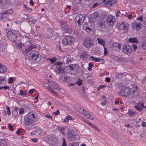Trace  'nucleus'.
<instances>
[{
  "mask_svg": "<svg viewBox=\"0 0 146 146\" xmlns=\"http://www.w3.org/2000/svg\"><path fill=\"white\" fill-rule=\"evenodd\" d=\"M62 64V62H56L54 64L55 65H57L55 69L56 71L60 74L63 73L64 71Z\"/></svg>",
  "mask_w": 146,
  "mask_h": 146,
  "instance_id": "8",
  "label": "nucleus"
},
{
  "mask_svg": "<svg viewBox=\"0 0 146 146\" xmlns=\"http://www.w3.org/2000/svg\"><path fill=\"white\" fill-rule=\"evenodd\" d=\"M47 88L48 90L50 91H51V90H52V88L50 86H48L47 87Z\"/></svg>",
  "mask_w": 146,
  "mask_h": 146,
  "instance_id": "64",
  "label": "nucleus"
},
{
  "mask_svg": "<svg viewBox=\"0 0 146 146\" xmlns=\"http://www.w3.org/2000/svg\"><path fill=\"white\" fill-rule=\"evenodd\" d=\"M6 108L7 110V114L9 115H11V113L10 112V109L9 107L8 106H6Z\"/></svg>",
  "mask_w": 146,
  "mask_h": 146,
  "instance_id": "34",
  "label": "nucleus"
},
{
  "mask_svg": "<svg viewBox=\"0 0 146 146\" xmlns=\"http://www.w3.org/2000/svg\"><path fill=\"white\" fill-rule=\"evenodd\" d=\"M128 113L130 116H132L135 115V112L133 111L130 110L128 112Z\"/></svg>",
  "mask_w": 146,
  "mask_h": 146,
  "instance_id": "36",
  "label": "nucleus"
},
{
  "mask_svg": "<svg viewBox=\"0 0 146 146\" xmlns=\"http://www.w3.org/2000/svg\"><path fill=\"white\" fill-rule=\"evenodd\" d=\"M57 58H49V60H50L52 64L54 63L57 60Z\"/></svg>",
  "mask_w": 146,
  "mask_h": 146,
  "instance_id": "35",
  "label": "nucleus"
},
{
  "mask_svg": "<svg viewBox=\"0 0 146 146\" xmlns=\"http://www.w3.org/2000/svg\"><path fill=\"white\" fill-rule=\"evenodd\" d=\"M77 135L75 132L73 130H69L67 132L66 137L70 141H74L76 138Z\"/></svg>",
  "mask_w": 146,
  "mask_h": 146,
  "instance_id": "5",
  "label": "nucleus"
},
{
  "mask_svg": "<svg viewBox=\"0 0 146 146\" xmlns=\"http://www.w3.org/2000/svg\"><path fill=\"white\" fill-rule=\"evenodd\" d=\"M30 57L34 60H36L39 57V53L36 51L33 50L30 54Z\"/></svg>",
  "mask_w": 146,
  "mask_h": 146,
  "instance_id": "15",
  "label": "nucleus"
},
{
  "mask_svg": "<svg viewBox=\"0 0 146 146\" xmlns=\"http://www.w3.org/2000/svg\"><path fill=\"white\" fill-rule=\"evenodd\" d=\"M137 19L138 20L140 21H143V18L142 16H140L137 18Z\"/></svg>",
  "mask_w": 146,
  "mask_h": 146,
  "instance_id": "50",
  "label": "nucleus"
},
{
  "mask_svg": "<svg viewBox=\"0 0 146 146\" xmlns=\"http://www.w3.org/2000/svg\"><path fill=\"white\" fill-rule=\"evenodd\" d=\"M94 129L96 130L98 132H100V129L98 128L96 126Z\"/></svg>",
  "mask_w": 146,
  "mask_h": 146,
  "instance_id": "62",
  "label": "nucleus"
},
{
  "mask_svg": "<svg viewBox=\"0 0 146 146\" xmlns=\"http://www.w3.org/2000/svg\"><path fill=\"white\" fill-rule=\"evenodd\" d=\"M105 86L104 85H101L98 88V90H99L100 89L104 88Z\"/></svg>",
  "mask_w": 146,
  "mask_h": 146,
  "instance_id": "54",
  "label": "nucleus"
},
{
  "mask_svg": "<svg viewBox=\"0 0 146 146\" xmlns=\"http://www.w3.org/2000/svg\"><path fill=\"white\" fill-rule=\"evenodd\" d=\"M141 125L143 127H145L146 125V123L145 122H142Z\"/></svg>",
  "mask_w": 146,
  "mask_h": 146,
  "instance_id": "61",
  "label": "nucleus"
},
{
  "mask_svg": "<svg viewBox=\"0 0 146 146\" xmlns=\"http://www.w3.org/2000/svg\"><path fill=\"white\" fill-rule=\"evenodd\" d=\"M125 16H126L128 17L129 19H132L133 16L132 14H129L127 16V15H124Z\"/></svg>",
  "mask_w": 146,
  "mask_h": 146,
  "instance_id": "52",
  "label": "nucleus"
},
{
  "mask_svg": "<svg viewBox=\"0 0 146 146\" xmlns=\"http://www.w3.org/2000/svg\"><path fill=\"white\" fill-rule=\"evenodd\" d=\"M123 51L126 54L130 53L132 51V46L128 45H125L123 46Z\"/></svg>",
  "mask_w": 146,
  "mask_h": 146,
  "instance_id": "14",
  "label": "nucleus"
},
{
  "mask_svg": "<svg viewBox=\"0 0 146 146\" xmlns=\"http://www.w3.org/2000/svg\"><path fill=\"white\" fill-rule=\"evenodd\" d=\"M54 31L52 29H48L46 31V36L47 37L50 39L54 37Z\"/></svg>",
  "mask_w": 146,
  "mask_h": 146,
  "instance_id": "18",
  "label": "nucleus"
},
{
  "mask_svg": "<svg viewBox=\"0 0 146 146\" xmlns=\"http://www.w3.org/2000/svg\"><path fill=\"white\" fill-rule=\"evenodd\" d=\"M80 56V59L85 60H88L89 57L90 58V57L89 54L85 52L81 53Z\"/></svg>",
  "mask_w": 146,
  "mask_h": 146,
  "instance_id": "20",
  "label": "nucleus"
},
{
  "mask_svg": "<svg viewBox=\"0 0 146 146\" xmlns=\"http://www.w3.org/2000/svg\"><path fill=\"white\" fill-rule=\"evenodd\" d=\"M29 3H30V4L32 6L33 5H34V2H33V1L32 0H30V1Z\"/></svg>",
  "mask_w": 146,
  "mask_h": 146,
  "instance_id": "63",
  "label": "nucleus"
},
{
  "mask_svg": "<svg viewBox=\"0 0 146 146\" xmlns=\"http://www.w3.org/2000/svg\"><path fill=\"white\" fill-rule=\"evenodd\" d=\"M64 121L65 123H66L68 122L69 120L68 118H67L66 117V118L64 119Z\"/></svg>",
  "mask_w": 146,
  "mask_h": 146,
  "instance_id": "57",
  "label": "nucleus"
},
{
  "mask_svg": "<svg viewBox=\"0 0 146 146\" xmlns=\"http://www.w3.org/2000/svg\"><path fill=\"white\" fill-rule=\"evenodd\" d=\"M8 38L11 41L14 42L17 39L16 35L11 31H9L7 33Z\"/></svg>",
  "mask_w": 146,
  "mask_h": 146,
  "instance_id": "11",
  "label": "nucleus"
},
{
  "mask_svg": "<svg viewBox=\"0 0 146 146\" xmlns=\"http://www.w3.org/2000/svg\"><path fill=\"white\" fill-rule=\"evenodd\" d=\"M20 94L22 96H25L26 95V93H25L24 91L22 90L20 91Z\"/></svg>",
  "mask_w": 146,
  "mask_h": 146,
  "instance_id": "43",
  "label": "nucleus"
},
{
  "mask_svg": "<svg viewBox=\"0 0 146 146\" xmlns=\"http://www.w3.org/2000/svg\"><path fill=\"white\" fill-rule=\"evenodd\" d=\"M77 111H78L80 113H82L83 114L84 112H85V111H86L81 107V108H79L78 110Z\"/></svg>",
  "mask_w": 146,
  "mask_h": 146,
  "instance_id": "32",
  "label": "nucleus"
},
{
  "mask_svg": "<svg viewBox=\"0 0 146 146\" xmlns=\"http://www.w3.org/2000/svg\"><path fill=\"white\" fill-rule=\"evenodd\" d=\"M99 16V15L97 12H94L92 14L90 20L92 22H94L98 19Z\"/></svg>",
  "mask_w": 146,
  "mask_h": 146,
  "instance_id": "16",
  "label": "nucleus"
},
{
  "mask_svg": "<svg viewBox=\"0 0 146 146\" xmlns=\"http://www.w3.org/2000/svg\"><path fill=\"white\" fill-rule=\"evenodd\" d=\"M8 127L9 129L10 130H12L13 129V127L11 123H9L8 124Z\"/></svg>",
  "mask_w": 146,
  "mask_h": 146,
  "instance_id": "41",
  "label": "nucleus"
},
{
  "mask_svg": "<svg viewBox=\"0 0 146 146\" xmlns=\"http://www.w3.org/2000/svg\"><path fill=\"white\" fill-rule=\"evenodd\" d=\"M98 5H99V4H98L97 3H96L93 5L92 6V8H95L96 7L98 6Z\"/></svg>",
  "mask_w": 146,
  "mask_h": 146,
  "instance_id": "53",
  "label": "nucleus"
},
{
  "mask_svg": "<svg viewBox=\"0 0 146 146\" xmlns=\"http://www.w3.org/2000/svg\"><path fill=\"white\" fill-rule=\"evenodd\" d=\"M62 140L63 141V142L62 146H67V145L66 142V141L64 138L62 139Z\"/></svg>",
  "mask_w": 146,
  "mask_h": 146,
  "instance_id": "42",
  "label": "nucleus"
},
{
  "mask_svg": "<svg viewBox=\"0 0 146 146\" xmlns=\"http://www.w3.org/2000/svg\"><path fill=\"white\" fill-rule=\"evenodd\" d=\"M6 71V68L4 65H2L0 66V73L4 72Z\"/></svg>",
  "mask_w": 146,
  "mask_h": 146,
  "instance_id": "27",
  "label": "nucleus"
},
{
  "mask_svg": "<svg viewBox=\"0 0 146 146\" xmlns=\"http://www.w3.org/2000/svg\"><path fill=\"white\" fill-rule=\"evenodd\" d=\"M128 40L130 42L136 44L139 42L138 39L136 37L129 38L128 39Z\"/></svg>",
  "mask_w": 146,
  "mask_h": 146,
  "instance_id": "22",
  "label": "nucleus"
},
{
  "mask_svg": "<svg viewBox=\"0 0 146 146\" xmlns=\"http://www.w3.org/2000/svg\"><path fill=\"white\" fill-rule=\"evenodd\" d=\"M82 80H81L78 79V80L76 83L78 85L81 86L82 84Z\"/></svg>",
  "mask_w": 146,
  "mask_h": 146,
  "instance_id": "37",
  "label": "nucleus"
},
{
  "mask_svg": "<svg viewBox=\"0 0 146 146\" xmlns=\"http://www.w3.org/2000/svg\"><path fill=\"white\" fill-rule=\"evenodd\" d=\"M135 108L138 111H141L143 109L141 107L140 104H138L136 106H135Z\"/></svg>",
  "mask_w": 146,
  "mask_h": 146,
  "instance_id": "30",
  "label": "nucleus"
},
{
  "mask_svg": "<svg viewBox=\"0 0 146 146\" xmlns=\"http://www.w3.org/2000/svg\"><path fill=\"white\" fill-rule=\"evenodd\" d=\"M98 25L100 28H102L105 25L104 21H100L98 23Z\"/></svg>",
  "mask_w": 146,
  "mask_h": 146,
  "instance_id": "31",
  "label": "nucleus"
},
{
  "mask_svg": "<svg viewBox=\"0 0 146 146\" xmlns=\"http://www.w3.org/2000/svg\"><path fill=\"white\" fill-rule=\"evenodd\" d=\"M19 111L20 114H23L24 113V110L22 108H19Z\"/></svg>",
  "mask_w": 146,
  "mask_h": 146,
  "instance_id": "38",
  "label": "nucleus"
},
{
  "mask_svg": "<svg viewBox=\"0 0 146 146\" xmlns=\"http://www.w3.org/2000/svg\"><path fill=\"white\" fill-rule=\"evenodd\" d=\"M66 117L67 118H68L69 120H71L72 119V116H71L68 115L66 116Z\"/></svg>",
  "mask_w": 146,
  "mask_h": 146,
  "instance_id": "59",
  "label": "nucleus"
},
{
  "mask_svg": "<svg viewBox=\"0 0 146 146\" xmlns=\"http://www.w3.org/2000/svg\"><path fill=\"white\" fill-rule=\"evenodd\" d=\"M60 24L62 29L64 30L66 33L69 34L72 33V27L68 25L66 22L62 21Z\"/></svg>",
  "mask_w": 146,
  "mask_h": 146,
  "instance_id": "4",
  "label": "nucleus"
},
{
  "mask_svg": "<svg viewBox=\"0 0 146 146\" xmlns=\"http://www.w3.org/2000/svg\"><path fill=\"white\" fill-rule=\"evenodd\" d=\"M13 80V78L10 77L9 78V83L11 84L12 83V80Z\"/></svg>",
  "mask_w": 146,
  "mask_h": 146,
  "instance_id": "45",
  "label": "nucleus"
},
{
  "mask_svg": "<svg viewBox=\"0 0 146 146\" xmlns=\"http://www.w3.org/2000/svg\"><path fill=\"white\" fill-rule=\"evenodd\" d=\"M25 44H26V45L29 44V48L27 49L26 48L25 50V51L26 54H27L28 52H30L31 50H32V49L35 48L36 47V46L35 45L30 44V42H25Z\"/></svg>",
  "mask_w": 146,
  "mask_h": 146,
  "instance_id": "17",
  "label": "nucleus"
},
{
  "mask_svg": "<svg viewBox=\"0 0 146 146\" xmlns=\"http://www.w3.org/2000/svg\"><path fill=\"white\" fill-rule=\"evenodd\" d=\"M13 12V10L11 9H10L3 12L2 14L6 15L11 14Z\"/></svg>",
  "mask_w": 146,
  "mask_h": 146,
  "instance_id": "24",
  "label": "nucleus"
},
{
  "mask_svg": "<svg viewBox=\"0 0 146 146\" xmlns=\"http://www.w3.org/2000/svg\"><path fill=\"white\" fill-rule=\"evenodd\" d=\"M84 115L88 118L90 119H94L93 117L91 116V115L86 111H85V112H84Z\"/></svg>",
  "mask_w": 146,
  "mask_h": 146,
  "instance_id": "23",
  "label": "nucleus"
},
{
  "mask_svg": "<svg viewBox=\"0 0 146 146\" xmlns=\"http://www.w3.org/2000/svg\"><path fill=\"white\" fill-rule=\"evenodd\" d=\"M108 53V51L107 49L106 48H104V54L105 55H106Z\"/></svg>",
  "mask_w": 146,
  "mask_h": 146,
  "instance_id": "60",
  "label": "nucleus"
},
{
  "mask_svg": "<svg viewBox=\"0 0 146 146\" xmlns=\"http://www.w3.org/2000/svg\"><path fill=\"white\" fill-rule=\"evenodd\" d=\"M94 44L93 39L89 37L85 38L83 41L84 46L87 48L90 47Z\"/></svg>",
  "mask_w": 146,
  "mask_h": 146,
  "instance_id": "6",
  "label": "nucleus"
},
{
  "mask_svg": "<svg viewBox=\"0 0 146 146\" xmlns=\"http://www.w3.org/2000/svg\"><path fill=\"white\" fill-rule=\"evenodd\" d=\"M89 67H88V69L89 70H91L92 69L93 65L92 63H90L88 64Z\"/></svg>",
  "mask_w": 146,
  "mask_h": 146,
  "instance_id": "40",
  "label": "nucleus"
},
{
  "mask_svg": "<svg viewBox=\"0 0 146 146\" xmlns=\"http://www.w3.org/2000/svg\"><path fill=\"white\" fill-rule=\"evenodd\" d=\"M66 58L67 60L66 61V63L67 64H68L72 61L73 60L71 58L70 56H68L66 57Z\"/></svg>",
  "mask_w": 146,
  "mask_h": 146,
  "instance_id": "28",
  "label": "nucleus"
},
{
  "mask_svg": "<svg viewBox=\"0 0 146 146\" xmlns=\"http://www.w3.org/2000/svg\"><path fill=\"white\" fill-rule=\"evenodd\" d=\"M118 94L120 96H128L131 94L130 89L128 87L125 88L124 89L123 88L122 90Z\"/></svg>",
  "mask_w": 146,
  "mask_h": 146,
  "instance_id": "7",
  "label": "nucleus"
},
{
  "mask_svg": "<svg viewBox=\"0 0 146 146\" xmlns=\"http://www.w3.org/2000/svg\"><path fill=\"white\" fill-rule=\"evenodd\" d=\"M75 107L77 111H78L79 109V108H81V107L79 106L78 105H76L75 106Z\"/></svg>",
  "mask_w": 146,
  "mask_h": 146,
  "instance_id": "58",
  "label": "nucleus"
},
{
  "mask_svg": "<svg viewBox=\"0 0 146 146\" xmlns=\"http://www.w3.org/2000/svg\"><path fill=\"white\" fill-rule=\"evenodd\" d=\"M140 104L141 107V108H146V106H144L143 103L141 104Z\"/></svg>",
  "mask_w": 146,
  "mask_h": 146,
  "instance_id": "56",
  "label": "nucleus"
},
{
  "mask_svg": "<svg viewBox=\"0 0 146 146\" xmlns=\"http://www.w3.org/2000/svg\"><path fill=\"white\" fill-rule=\"evenodd\" d=\"M116 0H104L106 5L109 7H112L115 3Z\"/></svg>",
  "mask_w": 146,
  "mask_h": 146,
  "instance_id": "21",
  "label": "nucleus"
},
{
  "mask_svg": "<svg viewBox=\"0 0 146 146\" xmlns=\"http://www.w3.org/2000/svg\"><path fill=\"white\" fill-rule=\"evenodd\" d=\"M52 86L58 90H59L60 89V87H59L58 85L55 82H52Z\"/></svg>",
  "mask_w": 146,
  "mask_h": 146,
  "instance_id": "25",
  "label": "nucleus"
},
{
  "mask_svg": "<svg viewBox=\"0 0 146 146\" xmlns=\"http://www.w3.org/2000/svg\"><path fill=\"white\" fill-rule=\"evenodd\" d=\"M85 17L82 14L78 15L75 19V22L77 27H80L84 22Z\"/></svg>",
  "mask_w": 146,
  "mask_h": 146,
  "instance_id": "3",
  "label": "nucleus"
},
{
  "mask_svg": "<svg viewBox=\"0 0 146 146\" xmlns=\"http://www.w3.org/2000/svg\"><path fill=\"white\" fill-rule=\"evenodd\" d=\"M12 115L14 117H15L18 115V112L17 111H13L12 113Z\"/></svg>",
  "mask_w": 146,
  "mask_h": 146,
  "instance_id": "39",
  "label": "nucleus"
},
{
  "mask_svg": "<svg viewBox=\"0 0 146 146\" xmlns=\"http://www.w3.org/2000/svg\"><path fill=\"white\" fill-rule=\"evenodd\" d=\"M115 21L114 17L111 15H110L107 17L106 22L108 25H112Z\"/></svg>",
  "mask_w": 146,
  "mask_h": 146,
  "instance_id": "13",
  "label": "nucleus"
},
{
  "mask_svg": "<svg viewBox=\"0 0 146 146\" xmlns=\"http://www.w3.org/2000/svg\"><path fill=\"white\" fill-rule=\"evenodd\" d=\"M79 68V66L77 64H70L67 66L65 69L66 72L69 74H75L77 72Z\"/></svg>",
  "mask_w": 146,
  "mask_h": 146,
  "instance_id": "2",
  "label": "nucleus"
},
{
  "mask_svg": "<svg viewBox=\"0 0 146 146\" xmlns=\"http://www.w3.org/2000/svg\"><path fill=\"white\" fill-rule=\"evenodd\" d=\"M121 14L122 15H123V13L121 14V13H120V11H117V13L116 14V15L117 16V17H119V16H120V14Z\"/></svg>",
  "mask_w": 146,
  "mask_h": 146,
  "instance_id": "46",
  "label": "nucleus"
},
{
  "mask_svg": "<svg viewBox=\"0 0 146 146\" xmlns=\"http://www.w3.org/2000/svg\"><path fill=\"white\" fill-rule=\"evenodd\" d=\"M97 40H98L99 43H100L103 46L104 45L105 42L104 40L102 39L98 38L97 39Z\"/></svg>",
  "mask_w": 146,
  "mask_h": 146,
  "instance_id": "29",
  "label": "nucleus"
},
{
  "mask_svg": "<svg viewBox=\"0 0 146 146\" xmlns=\"http://www.w3.org/2000/svg\"><path fill=\"white\" fill-rule=\"evenodd\" d=\"M5 140L3 139H0V146H5Z\"/></svg>",
  "mask_w": 146,
  "mask_h": 146,
  "instance_id": "33",
  "label": "nucleus"
},
{
  "mask_svg": "<svg viewBox=\"0 0 146 146\" xmlns=\"http://www.w3.org/2000/svg\"><path fill=\"white\" fill-rule=\"evenodd\" d=\"M132 48L133 47L134 49V50H135L137 48V46L136 45L133 44L132 45Z\"/></svg>",
  "mask_w": 146,
  "mask_h": 146,
  "instance_id": "44",
  "label": "nucleus"
},
{
  "mask_svg": "<svg viewBox=\"0 0 146 146\" xmlns=\"http://www.w3.org/2000/svg\"><path fill=\"white\" fill-rule=\"evenodd\" d=\"M3 42L1 41H0V48H3Z\"/></svg>",
  "mask_w": 146,
  "mask_h": 146,
  "instance_id": "55",
  "label": "nucleus"
},
{
  "mask_svg": "<svg viewBox=\"0 0 146 146\" xmlns=\"http://www.w3.org/2000/svg\"><path fill=\"white\" fill-rule=\"evenodd\" d=\"M77 4H80L81 3V0H74Z\"/></svg>",
  "mask_w": 146,
  "mask_h": 146,
  "instance_id": "48",
  "label": "nucleus"
},
{
  "mask_svg": "<svg viewBox=\"0 0 146 146\" xmlns=\"http://www.w3.org/2000/svg\"><path fill=\"white\" fill-rule=\"evenodd\" d=\"M129 26V24L126 22L119 23L118 28L120 30L124 29V33H126L128 31Z\"/></svg>",
  "mask_w": 146,
  "mask_h": 146,
  "instance_id": "10",
  "label": "nucleus"
},
{
  "mask_svg": "<svg viewBox=\"0 0 146 146\" xmlns=\"http://www.w3.org/2000/svg\"><path fill=\"white\" fill-rule=\"evenodd\" d=\"M74 40L73 37L70 36H66L62 40V42L64 45L70 44L72 43Z\"/></svg>",
  "mask_w": 146,
  "mask_h": 146,
  "instance_id": "9",
  "label": "nucleus"
},
{
  "mask_svg": "<svg viewBox=\"0 0 146 146\" xmlns=\"http://www.w3.org/2000/svg\"><path fill=\"white\" fill-rule=\"evenodd\" d=\"M132 26L135 30L139 31L142 27V24L139 22L135 21L132 23Z\"/></svg>",
  "mask_w": 146,
  "mask_h": 146,
  "instance_id": "12",
  "label": "nucleus"
},
{
  "mask_svg": "<svg viewBox=\"0 0 146 146\" xmlns=\"http://www.w3.org/2000/svg\"><path fill=\"white\" fill-rule=\"evenodd\" d=\"M59 111L58 110H57L56 112H53V113L55 114L56 115H57L59 114Z\"/></svg>",
  "mask_w": 146,
  "mask_h": 146,
  "instance_id": "51",
  "label": "nucleus"
},
{
  "mask_svg": "<svg viewBox=\"0 0 146 146\" xmlns=\"http://www.w3.org/2000/svg\"><path fill=\"white\" fill-rule=\"evenodd\" d=\"M35 114L32 112L29 113L25 118V125L27 129H31L33 125Z\"/></svg>",
  "mask_w": 146,
  "mask_h": 146,
  "instance_id": "1",
  "label": "nucleus"
},
{
  "mask_svg": "<svg viewBox=\"0 0 146 146\" xmlns=\"http://www.w3.org/2000/svg\"><path fill=\"white\" fill-rule=\"evenodd\" d=\"M90 23H88V25L87 26L86 24L84 25L83 27L84 29L87 32H90L92 31V29L93 26H92L90 25Z\"/></svg>",
  "mask_w": 146,
  "mask_h": 146,
  "instance_id": "19",
  "label": "nucleus"
},
{
  "mask_svg": "<svg viewBox=\"0 0 146 146\" xmlns=\"http://www.w3.org/2000/svg\"><path fill=\"white\" fill-rule=\"evenodd\" d=\"M90 59L91 60H92L94 61L95 62H99L101 60L99 58H95L93 56H91L90 57Z\"/></svg>",
  "mask_w": 146,
  "mask_h": 146,
  "instance_id": "26",
  "label": "nucleus"
},
{
  "mask_svg": "<svg viewBox=\"0 0 146 146\" xmlns=\"http://www.w3.org/2000/svg\"><path fill=\"white\" fill-rule=\"evenodd\" d=\"M105 81L107 82H109L110 81V79L108 77H106L105 79Z\"/></svg>",
  "mask_w": 146,
  "mask_h": 146,
  "instance_id": "47",
  "label": "nucleus"
},
{
  "mask_svg": "<svg viewBox=\"0 0 146 146\" xmlns=\"http://www.w3.org/2000/svg\"><path fill=\"white\" fill-rule=\"evenodd\" d=\"M9 87L7 86H5L3 87H0V89H1L2 88H4L5 90L6 89H7L8 88H9Z\"/></svg>",
  "mask_w": 146,
  "mask_h": 146,
  "instance_id": "49",
  "label": "nucleus"
}]
</instances>
